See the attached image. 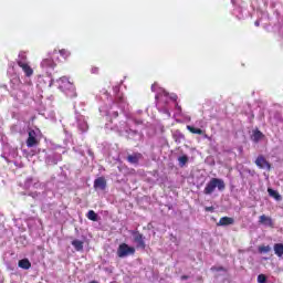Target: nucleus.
I'll use <instances>...</instances> for the list:
<instances>
[{"instance_id":"obj_1","label":"nucleus","mask_w":283,"mask_h":283,"mask_svg":"<svg viewBox=\"0 0 283 283\" xmlns=\"http://www.w3.org/2000/svg\"><path fill=\"white\" fill-rule=\"evenodd\" d=\"M10 87H11V96L18 103H23L25 98L30 96L32 92V83L27 82L22 83L21 77L18 74H14L10 80Z\"/></svg>"},{"instance_id":"obj_2","label":"nucleus","mask_w":283,"mask_h":283,"mask_svg":"<svg viewBox=\"0 0 283 283\" xmlns=\"http://www.w3.org/2000/svg\"><path fill=\"white\" fill-rule=\"evenodd\" d=\"M151 92H156L155 98L157 101V109L159 112H163V114H166L168 118H170L171 113L169 112V108H167V105L169 101H172L174 103H176V101H178V95L174 93L169 95V93H167V91L160 87L157 83L151 85Z\"/></svg>"},{"instance_id":"obj_3","label":"nucleus","mask_w":283,"mask_h":283,"mask_svg":"<svg viewBox=\"0 0 283 283\" xmlns=\"http://www.w3.org/2000/svg\"><path fill=\"white\" fill-rule=\"evenodd\" d=\"M128 105L129 104H127V101H125L123 93H117L113 105L101 106L99 113L102 116H106V120H109V118H118V108L122 109V112H125V108L128 107Z\"/></svg>"},{"instance_id":"obj_4","label":"nucleus","mask_w":283,"mask_h":283,"mask_svg":"<svg viewBox=\"0 0 283 283\" xmlns=\"http://www.w3.org/2000/svg\"><path fill=\"white\" fill-rule=\"evenodd\" d=\"M143 122L142 120H137L134 118H129L126 122H119V125H112V120L111 123L106 124V129H112L113 132H118L119 134H127L128 138H140V133H138V130L133 129L132 128V124L134 125H140Z\"/></svg>"},{"instance_id":"obj_5","label":"nucleus","mask_w":283,"mask_h":283,"mask_svg":"<svg viewBox=\"0 0 283 283\" xmlns=\"http://www.w3.org/2000/svg\"><path fill=\"white\" fill-rule=\"evenodd\" d=\"M57 84H59V90L64 92V94H66L69 98H76V88L67 77L60 78L57 81Z\"/></svg>"},{"instance_id":"obj_6","label":"nucleus","mask_w":283,"mask_h":283,"mask_svg":"<svg viewBox=\"0 0 283 283\" xmlns=\"http://www.w3.org/2000/svg\"><path fill=\"white\" fill-rule=\"evenodd\" d=\"M224 180L220 178H212L205 187L203 193L206 196H211L218 189L219 191H224Z\"/></svg>"},{"instance_id":"obj_7","label":"nucleus","mask_w":283,"mask_h":283,"mask_svg":"<svg viewBox=\"0 0 283 283\" xmlns=\"http://www.w3.org/2000/svg\"><path fill=\"white\" fill-rule=\"evenodd\" d=\"M2 158H4L7 163L17 164V159L19 158V149H17V147L11 146L10 144H4Z\"/></svg>"},{"instance_id":"obj_8","label":"nucleus","mask_w":283,"mask_h":283,"mask_svg":"<svg viewBox=\"0 0 283 283\" xmlns=\"http://www.w3.org/2000/svg\"><path fill=\"white\" fill-rule=\"evenodd\" d=\"M54 54H59V51L54 50L52 53H50V56L46 59H43L40 66L42 67L43 72H45L49 76H52V71L56 67V62L52 59Z\"/></svg>"},{"instance_id":"obj_9","label":"nucleus","mask_w":283,"mask_h":283,"mask_svg":"<svg viewBox=\"0 0 283 283\" xmlns=\"http://www.w3.org/2000/svg\"><path fill=\"white\" fill-rule=\"evenodd\" d=\"M41 140V130L39 128L30 129L28 132L27 147H36Z\"/></svg>"},{"instance_id":"obj_10","label":"nucleus","mask_w":283,"mask_h":283,"mask_svg":"<svg viewBox=\"0 0 283 283\" xmlns=\"http://www.w3.org/2000/svg\"><path fill=\"white\" fill-rule=\"evenodd\" d=\"M75 125L78 132H81V134H85V132L90 129L87 118L83 114L78 113L77 109H75Z\"/></svg>"},{"instance_id":"obj_11","label":"nucleus","mask_w":283,"mask_h":283,"mask_svg":"<svg viewBox=\"0 0 283 283\" xmlns=\"http://www.w3.org/2000/svg\"><path fill=\"white\" fill-rule=\"evenodd\" d=\"M136 253V249L134 247H129L127 243L119 244L117 249V255L119 258H127L129 255H134Z\"/></svg>"},{"instance_id":"obj_12","label":"nucleus","mask_w":283,"mask_h":283,"mask_svg":"<svg viewBox=\"0 0 283 283\" xmlns=\"http://www.w3.org/2000/svg\"><path fill=\"white\" fill-rule=\"evenodd\" d=\"M61 159H62L61 153L59 151L49 150L46 153V158H45L46 165H56L57 163H60Z\"/></svg>"},{"instance_id":"obj_13","label":"nucleus","mask_w":283,"mask_h":283,"mask_svg":"<svg viewBox=\"0 0 283 283\" xmlns=\"http://www.w3.org/2000/svg\"><path fill=\"white\" fill-rule=\"evenodd\" d=\"M18 66L22 70L25 78H32L34 76V69H32L30 62H19Z\"/></svg>"},{"instance_id":"obj_14","label":"nucleus","mask_w":283,"mask_h":283,"mask_svg":"<svg viewBox=\"0 0 283 283\" xmlns=\"http://www.w3.org/2000/svg\"><path fill=\"white\" fill-rule=\"evenodd\" d=\"M255 165L259 167V169H266L268 171L271 169V164H269L264 156H259L255 160Z\"/></svg>"},{"instance_id":"obj_15","label":"nucleus","mask_w":283,"mask_h":283,"mask_svg":"<svg viewBox=\"0 0 283 283\" xmlns=\"http://www.w3.org/2000/svg\"><path fill=\"white\" fill-rule=\"evenodd\" d=\"M233 14L234 17H237V19L242 20L249 17V11H247V9H243L241 7H237L233 10Z\"/></svg>"},{"instance_id":"obj_16","label":"nucleus","mask_w":283,"mask_h":283,"mask_svg":"<svg viewBox=\"0 0 283 283\" xmlns=\"http://www.w3.org/2000/svg\"><path fill=\"white\" fill-rule=\"evenodd\" d=\"M266 21H269V14L266 12H263V13H261L260 19H258L254 22V25L256 28H260V25H263V28H265L266 27Z\"/></svg>"},{"instance_id":"obj_17","label":"nucleus","mask_w":283,"mask_h":283,"mask_svg":"<svg viewBox=\"0 0 283 283\" xmlns=\"http://www.w3.org/2000/svg\"><path fill=\"white\" fill-rule=\"evenodd\" d=\"M134 240L140 249H145V239L143 238V234L140 232H134L133 233Z\"/></svg>"},{"instance_id":"obj_18","label":"nucleus","mask_w":283,"mask_h":283,"mask_svg":"<svg viewBox=\"0 0 283 283\" xmlns=\"http://www.w3.org/2000/svg\"><path fill=\"white\" fill-rule=\"evenodd\" d=\"M105 187H107V181H105V178L99 177L95 179L94 181V188L99 189L101 191L105 190Z\"/></svg>"},{"instance_id":"obj_19","label":"nucleus","mask_w":283,"mask_h":283,"mask_svg":"<svg viewBox=\"0 0 283 283\" xmlns=\"http://www.w3.org/2000/svg\"><path fill=\"white\" fill-rule=\"evenodd\" d=\"M259 222L264 227H273V219H271V217H266L265 214L259 218Z\"/></svg>"},{"instance_id":"obj_20","label":"nucleus","mask_w":283,"mask_h":283,"mask_svg":"<svg viewBox=\"0 0 283 283\" xmlns=\"http://www.w3.org/2000/svg\"><path fill=\"white\" fill-rule=\"evenodd\" d=\"M234 220L233 218L230 217H222L219 222L218 226L219 227H229V224H233Z\"/></svg>"},{"instance_id":"obj_21","label":"nucleus","mask_w":283,"mask_h":283,"mask_svg":"<svg viewBox=\"0 0 283 283\" xmlns=\"http://www.w3.org/2000/svg\"><path fill=\"white\" fill-rule=\"evenodd\" d=\"M18 266L19 269H23L24 271H28L29 269H31L32 263L28 259H22L18 262Z\"/></svg>"},{"instance_id":"obj_22","label":"nucleus","mask_w":283,"mask_h":283,"mask_svg":"<svg viewBox=\"0 0 283 283\" xmlns=\"http://www.w3.org/2000/svg\"><path fill=\"white\" fill-rule=\"evenodd\" d=\"M253 143H260L264 138V134L260 130H254L252 136H251Z\"/></svg>"},{"instance_id":"obj_23","label":"nucleus","mask_w":283,"mask_h":283,"mask_svg":"<svg viewBox=\"0 0 283 283\" xmlns=\"http://www.w3.org/2000/svg\"><path fill=\"white\" fill-rule=\"evenodd\" d=\"M274 253H275V255H277V258H282V255H283V244L282 243L274 244Z\"/></svg>"},{"instance_id":"obj_24","label":"nucleus","mask_w":283,"mask_h":283,"mask_svg":"<svg viewBox=\"0 0 283 283\" xmlns=\"http://www.w3.org/2000/svg\"><path fill=\"white\" fill-rule=\"evenodd\" d=\"M19 63H29L28 62V55L25 54V52H20L19 53L17 64L19 65Z\"/></svg>"},{"instance_id":"obj_25","label":"nucleus","mask_w":283,"mask_h":283,"mask_svg":"<svg viewBox=\"0 0 283 283\" xmlns=\"http://www.w3.org/2000/svg\"><path fill=\"white\" fill-rule=\"evenodd\" d=\"M268 193L269 196H271V198H274L275 200H282V196H280V193L271 188L268 189Z\"/></svg>"},{"instance_id":"obj_26","label":"nucleus","mask_w":283,"mask_h":283,"mask_svg":"<svg viewBox=\"0 0 283 283\" xmlns=\"http://www.w3.org/2000/svg\"><path fill=\"white\" fill-rule=\"evenodd\" d=\"M86 217L88 218V220H92V222H98V214H96L94 210H90Z\"/></svg>"},{"instance_id":"obj_27","label":"nucleus","mask_w":283,"mask_h":283,"mask_svg":"<svg viewBox=\"0 0 283 283\" xmlns=\"http://www.w3.org/2000/svg\"><path fill=\"white\" fill-rule=\"evenodd\" d=\"M72 247H74L75 251H82L83 250V241L81 240H73Z\"/></svg>"},{"instance_id":"obj_28","label":"nucleus","mask_w":283,"mask_h":283,"mask_svg":"<svg viewBox=\"0 0 283 283\" xmlns=\"http://www.w3.org/2000/svg\"><path fill=\"white\" fill-rule=\"evenodd\" d=\"M188 132H191V134H198L199 136H202L205 132L200 128L193 127V126H187Z\"/></svg>"},{"instance_id":"obj_29","label":"nucleus","mask_w":283,"mask_h":283,"mask_svg":"<svg viewBox=\"0 0 283 283\" xmlns=\"http://www.w3.org/2000/svg\"><path fill=\"white\" fill-rule=\"evenodd\" d=\"M127 160L130 165H137L138 160H140V155H130Z\"/></svg>"},{"instance_id":"obj_30","label":"nucleus","mask_w":283,"mask_h":283,"mask_svg":"<svg viewBox=\"0 0 283 283\" xmlns=\"http://www.w3.org/2000/svg\"><path fill=\"white\" fill-rule=\"evenodd\" d=\"M179 167H185L189 163V157L187 155L178 157Z\"/></svg>"},{"instance_id":"obj_31","label":"nucleus","mask_w":283,"mask_h":283,"mask_svg":"<svg viewBox=\"0 0 283 283\" xmlns=\"http://www.w3.org/2000/svg\"><path fill=\"white\" fill-rule=\"evenodd\" d=\"M60 56H62L63 59H70V56L72 55V53L65 49H62L59 51Z\"/></svg>"},{"instance_id":"obj_32","label":"nucleus","mask_w":283,"mask_h":283,"mask_svg":"<svg viewBox=\"0 0 283 283\" xmlns=\"http://www.w3.org/2000/svg\"><path fill=\"white\" fill-rule=\"evenodd\" d=\"M269 251H271V247L269 245L259 247V253H269Z\"/></svg>"},{"instance_id":"obj_33","label":"nucleus","mask_w":283,"mask_h":283,"mask_svg":"<svg viewBox=\"0 0 283 283\" xmlns=\"http://www.w3.org/2000/svg\"><path fill=\"white\" fill-rule=\"evenodd\" d=\"M258 282L259 283H266V276L264 274H260L258 276Z\"/></svg>"},{"instance_id":"obj_34","label":"nucleus","mask_w":283,"mask_h":283,"mask_svg":"<svg viewBox=\"0 0 283 283\" xmlns=\"http://www.w3.org/2000/svg\"><path fill=\"white\" fill-rule=\"evenodd\" d=\"M24 187H27V189H30V187H32V178H28L25 180Z\"/></svg>"},{"instance_id":"obj_35","label":"nucleus","mask_w":283,"mask_h":283,"mask_svg":"<svg viewBox=\"0 0 283 283\" xmlns=\"http://www.w3.org/2000/svg\"><path fill=\"white\" fill-rule=\"evenodd\" d=\"M275 13H276V17H279V24L282 25V23H283V18L280 17V9H276V10H275Z\"/></svg>"},{"instance_id":"obj_36","label":"nucleus","mask_w":283,"mask_h":283,"mask_svg":"<svg viewBox=\"0 0 283 283\" xmlns=\"http://www.w3.org/2000/svg\"><path fill=\"white\" fill-rule=\"evenodd\" d=\"M91 73H92V74H98V67L93 66V67L91 69Z\"/></svg>"},{"instance_id":"obj_37","label":"nucleus","mask_w":283,"mask_h":283,"mask_svg":"<svg viewBox=\"0 0 283 283\" xmlns=\"http://www.w3.org/2000/svg\"><path fill=\"white\" fill-rule=\"evenodd\" d=\"M272 8H282V4L280 2H273Z\"/></svg>"},{"instance_id":"obj_38","label":"nucleus","mask_w":283,"mask_h":283,"mask_svg":"<svg viewBox=\"0 0 283 283\" xmlns=\"http://www.w3.org/2000/svg\"><path fill=\"white\" fill-rule=\"evenodd\" d=\"M175 105H176L177 114H180V112H182V108L178 104H175Z\"/></svg>"},{"instance_id":"obj_39","label":"nucleus","mask_w":283,"mask_h":283,"mask_svg":"<svg viewBox=\"0 0 283 283\" xmlns=\"http://www.w3.org/2000/svg\"><path fill=\"white\" fill-rule=\"evenodd\" d=\"M34 154H36V151H35V150H32V154H28V155H27V158H32V156H34Z\"/></svg>"},{"instance_id":"obj_40","label":"nucleus","mask_w":283,"mask_h":283,"mask_svg":"<svg viewBox=\"0 0 283 283\" xmlns=\"http://www.w3.org/2000/svg\"><path fill=\"white\" fill-rule=\"evenodd\" d=\"M206 211H213V207L206 208Z\"/></svg>"},{"instance_id":"obj_41","label":"nucleus","mask_w":283,"mask_h":283,"mask_svg":"<svg viewBox=\"0 0 283 283\" xmlns=\"http://www.w3.org/2000/svg\"><path fill=\"white\" fill-rule=\"evenodd\" d=\"M231 3H232V6H235V3H238V1L237 0H231Z\"/></svg>"},{"instance_id":"obj_42","label":"nucleus","mask_w":283,"mask_h":283,"mask_svg":"<svg viewBox=\"0 0 283 283\" xmlns=\"http://www.w3.org/2000/svg\"><path fill=\"white\" fill-rule=\"evenodd\" d=\"M189 276H187V275H184V276H181V280H187Z\"/></svg>"},{"instance_id":"obj_43","label":"nucleus","mask_w":283,"mask_h":283,"mask_svg":"<svg viewBox=\"0 0 283 283\" xmlns=\"http://www.w3.org/2000/svg\"><path fill=\"white\" fill-rule=\"evenodd\" d=\"M185 138V136H182V134H179V140Z\"/></svg>"},{"instance_id":"obj_44","label":"nucleus","mask_w":283,"mask_h":283,"mask_svg":"<svg viewBox=\"0 0 283 283\" xmlns=\"http://www.w3.org/2000/svg\"><path fill=\"white\" fill-rule=\"evenodd\" d=\"M31 196H32V198H36L38 195L36 193H31Z\"/></svg>"},{"instance_id":"obj_45","label":"nucleus","mask_w":283,"mask_h":283,"mask_svg":"<svg viewBox=\"0 0 283 283\" xmlns=\"http://www.w3.org/2000/svg\"><path fill=\"white\" fill-rule=\"evenodd\" d=\"M114 90H115V92H118V86H115V88H114Z\"/></svg>"},{"instance_id":"obj_46","label":"nucleus","mask_w":283,"mask_h":283,"mask_svg":"<svg viewBox=\"0 0 283 283\" xmlns=\"http://www.w3.org/2000/svg\"><path fill=\"white\" fill-rule=\"evenodd\" d=\"M90 283H98V282H96V281H92V282H90Z\"/></svg>"},{"instance_id":"obj_47","label":"nucleus","mask_w":283,"mask_h":283,"mask_svg":"<svg viewBox=\"0 0 283 283\" xmlns=\"http://www.w3.org/2000/svg\"><path fill=\"white\" fill-rule=\"evenodd\" d=\"M1 134H2V132H1V128H0V138H1Z\"/></svg>"},{"instance_id":"obj_48","label":"nucleus","mask_w":283,"mask_h":283,"mask_svg":"<svg viewBox=\"0 0 283 283\" xmlns=\"http://www.w3.org/2000/svg\"><path fill=\"white\" fill-rule=\"evenodd\" d=\"M50 87H52V81H51V83H50Z\"/></svg>"},{"instance_id":"obj_49","label":"nucleus","mask_w":283,"mask_h":283,"mask_svg":"<svg viewBox=\"0 0 283 283\" xmlns=\"http://www.w3.org/2000/svg\"><path fill=\"white\" fill-rule=\"evenodd\" d=\"M105 96H107V93H105Z\"/></svg>"}]
</instances>
